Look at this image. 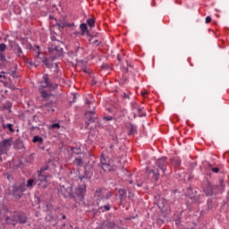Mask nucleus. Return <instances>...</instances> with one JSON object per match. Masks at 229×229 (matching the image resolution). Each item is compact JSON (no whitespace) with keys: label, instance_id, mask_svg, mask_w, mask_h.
Listing matches in <instances>:
<instances>
[{"label":"nucleus","instance_id":"1","mask_svg":"<svg viewBox=\"0 0 229 229\" xmlns=\"http://www.w3.org/2000/svg\"><path fill=\"white\" fill-rule=\"evenodd\" d=\"M94 176V165L90 164H86L84 165L83 174L78 176V184L73 189V199L74 201H85V196H87V182L92 180Z\"/></svg>","mask_w":229,"mask_h":229},{"label":"nucleus","instance_id":"2","mask_svg":"<svg viewBox=\"0 0 229 229\" xmlns=\"http://www.w3.org/2000/svg\"><path fill=\"white\" fill-rule=\"evenodd\" d=\"M26 192V181H17L7 188V196L13 198L16 201H21L24 198Z\"/></svg>","mask_w":229,"mask_h":229},{"label":"nucleus","instance_id":"3","mask_svg":"<svg viewBox=\"0 0 229 229\" xmlns=\"http://www.w3.org/2000/svg\"><path fill=\"white\" fill-rule=\"evenodd\" d=\"M40 96L43 98V101H46L43 106L47 108V112L55 114V108H58V98L56 97V95L46 89H43L40 91Z\"/></svg>","mask_w":229,"mask_h":229},{"label":"nucleus","instance_id":"4","mask_svg":"<svg viewBox=\"0 0 229 229\" xmlns=\"http://www.w3.org/2000/svg\"><path fill=\"white\" fill-rule=\"evenodd\" d=\"M104 188H98L93 193V201L95 202L96 207L101 205V201H108L114 196V191H107L106 194L104 192Z\"/></svg>","mask_w":229,"mask_h":229},{"label":"nucleus","instance_id":"5","mask_svg":"<svg viewBox=\"0 0 229 229\" xmlns=\"http://www.w3.org/2000/svg\"><path fill=\"white\" fill-rule=\"evenodd\" d=\"M46 171H47V166L45 168H40L37 171L38 178H36V183L40 189H47V187H49V182H47L49 175L44 174Z\"/></svg>","mask_w":229,"mask_h":229},{"label":"nucleus","instance_id":"6","mask_svg":"<svg viewBox=\"0 0 229 229\" xmlns=\"http://www.w3.org/2000/svg\"><path fill=\"white\" fill-rule=\"evenodd\" d=\"M184 196L185 198H189V199H191L192 203H198L199 205V203H201V201H199L201 194H199V191L198 190V188L194 186L190 185L188 188H186Z\"/></svg>","mask_w":229,"mask_h":229},{"label":"nucleus","instance_id":"7","mask_svg":"<svg viewBox=\"0 0 229 229\" xmlns=\"http://www.w3.org/2000/svg\"><path fill=\"white\" fill-rule=\"evenodd\" d=\"M41 85L39 86V92L44 90V89H48V92H55L56 89H58V84H53L51 82V79H49V74L45 73L43 74L42 81H40Z\"/></svg>","mask_w":229,"mask_h":229},{"label":"nucleus","instance_id":"8","mask_svg":"<svg viewBox=\"0 0 229 229\" xmlns=\"http://www.w3.org/2000/svg\"><path fill=\"white\" fill-rule=\"evenodd\" d=\"M146 174L151 183H157L160 180V171L157 166H153L152 168L148 166L146 168Z\"/></svg>","mask_w":229,"mask_h":229},{"label":"nucleus","instance_id":"9","mask_svg":"<svg viewBox=\"0 0 229 229\" xmlns=\"http://www.w3.org/2000/svg\"><path fill=\"white\" fill-rule=\"evenodd\" d=\"M100 164L103 171L106 173H115L117 171V165H110V160L106 159L105 154H102L100 157Z\"/></svg>","mask_w":229,"mask_h":229},{"label":"nucleus","instance_id":"10","mask_svg":"<svg viewBox=\"0 0 229 229\" xmlns=\"http://www.w3.org/2000/svg\"><path fill=\"white\" fill-rule=\"evenodd\" d=\"M8 42L10 50L14 53L17 58H26V55H24V52L22 51V47H21L17 41L9 39Z\"/></svg>","mask_w":229,"mask_h":229},{"label":"nucleus","instance_id":"11","mask_svg":"<svg viewBox=\"0 0 229 229\" xmlns=\"http://www.w3.org/2000/svg\"><path fill=\"white\" fill-rule=\"evenodd\" d=\"M58 192L65 199H67V198H69V199H73V198H74V193H73L74 187L72 185L68 186V187H65L64 185H60V189H59Z\"/></svg>","mask_w":229,"mask_h":229},{"label":"nucleus","instance_id":"12","mask_svg":"<svg viewBox=\"0 0 229 229\" xmlns=\"http://www.w3.org/2000/svg\"><path fill=\"white\" fill-rule=\"evenodd\" d=\"M13 221L19 223V225H26V223H28V216L26 213L21 210L15 211L13 216Z\"/></svg>","mask_w":229,"mask_h":229},{"label":"nucleus","instance_id":"13","mask_svg":"<svg viewBox=\"0 0 229 229\" xmlns=\"http://www.w3.org/2000/svg\"><path fill=\"white\" fill-rule=\"evenodd\" d=\"M12 144H13V139H4L0 141V154L8 155V151H10V148H12Z\"/></svg>","mask_w":229,"mask_h":229},{"label":"nucleus","instance_id":"14","mask_svg":"<svg viewBox=\"0 0 229 229\" xmlns=\"http://www.w3.org/2000/svg\"><path fill=\"white\" fill-rule=\"evenodd\" d=\"M226 190V183H225V177H219V182L213 185V194L217 196V194H223Z\"/></svg>","mask_w":229,"mask_h":229},{"label":"nucleus","instance_id":"15","mask_svg":"<svg viewBox=\"0 0 229 229\" xmlns=\"http://www.w3.org/2000/svg\"><path fill=\"white\" fill-rule=\"evenodd\" d=\"M56 58H60V56H58L56 54L50 55L48 58L46 55H43L41 57V61L47 69H53V63L55 62V60H56Z\"/></svg>","mask_w":229,"mask_h":229},{"label":"nucleus","instance_id":"16","mask_svg":"<svg viewBox=\"0 0 229 229\" xmlns=\"http://www.w3.org/2000/svg\"><path fill=\"white\" fill-rule=\"evenodd\" d=\"M155 165L157 169H160L163 174L167 171V157H162L156 160Z\"/></svg>","mask_w":229,"mask_h":229},{"label":"nucleus","instance_id":"17","mask_svg":"<svg viewBox=\"0 0 229 229\" xmlns=\"http://www.w3.org/2000/svg\"><path fill=\"white\" fill-rule=\"evenodd\" d=\"M118 191L119 206L124 208V201L128 199V190L125 188H116Z\"/></svg>","mask_w":229,"mask_h":229},{"label":"nucleus","instance_id":"18","mask_svg":"<svg viewBox=\"0 0 229 229\" xmlns=\"http://www.w3.org/2000/svg\"><path fill=\"white\" fill-rule=\"evenodd\" d=\"M157 207L161 210L162 215L159 217H164V219L169 217L167 215V200L165 199H160L157 201Z\"/></svg>","mask_w":229,"mask_h":229},{"label":"nucleus","instance_id":"19","mask_svg":"<svg viewBox=\"0 0 229 229\" xmlns=\"http://www.w3.org/2000/svg\"><path fill=\"white\" fill-rule=\"evenodd\" d=\"M203 192L207 198L214 196V184L210 181H207L206 184L203 187Z\"/></svg>","mask_w":229,"mask_h":229},{"label":"nucleus","instance_id":"20","mask_svg":"<svg viewBox=\"0 0 229 229\" xmlns=\"http://www.w3.org/2000/svg\"><path fill=\"white\" fill-rule=\"evenodd\" d=\"M126 128L128 130L127 135L129 137L131 135H137V133H139L137 125L133 124L131 122L128 123Z\"/></svg>","mask_w":229,"mask_h":229},{"label":"nucleus","instance_id":"21","mask_svg":"<svg viewBox=\"0 0 229 229\" xmlns=\"http://www.w3.org/2000/svg\"><path fill=\"white\" fill-rule=\"evenodd\" d=\"M47 167V171H53V169H56V163L55 162V159L49 158L47 163L41 166V169H46Z\"/></svg>","mask_w":229,"mask_h":229},{"label":"nucleus","instance_id":"22","mask_svg":"<svg viewBox=\"0 0 229 229\" xmlns=\"http://www.w3.org/2000/svg\"><path fill=\"white\" fill-rule=\"evenodd\" d=\"M84 119H85V126L86 128H89L92 123L95 121H98V117L92 116V114H88L87 113H84Z\"/></svg>","mask_w":229,"mask_h":229},{"label":"nucleus","instance_id":"23","mask_svg":"<svg viewBox=\"0 0 229 229\" xmlns=\"http://www.w3.org/2000/svg\"><path fill=\"white\" fill-rule=\"evenodd\" d=\"M216 199L213 197H210L207 199V211H200V214H207V212H210L212 208H214V204H215Z\"/></svg>","mask_w":229,"mask_h":229},{"label":"nucleus","instance_id":"24","mask_svg":"<svg viewBox=\"0 0 229 229\" xmlns=\"http://www.w3.org/2000/svg\"><path fill=\"white\" fill-rule=\"evenodd\" d=\"M13 148L14 149H26L24 147V141L21 138H17L13 142Z\"/></svg>","mask_w":229,"mask_h":229},{"label":"nucleus","instance_id":"25","mask_svg":"<svg viewBox=\"0 0 229 229\" xmlns=\"http://www.w3.org/2000/svg\"><path fill=\"white\" fill-rule=\"evenodd\" d=\"M170 162L172 163V165H174L175 169H180V167L182 166V158H180V157H173L170 159Z\"/></svg>","mask_w":229,"mask_h":229},{"label":"nucleus","instance_id":"26","mask_svg":"<svg viewBox=\"0 0 229 229\" xmlns=\"http://www.w3.org/2000/svg\"><path fill=\"white\" fill-rule=\"evenodd\" d=\"M17 69H19V65L17 64H13V70H8L7 74H10L14 80H19L21 76L17 75Z\"/></svg>","mask_w":229,"mask_h":229},{"label":"nucleus","instance_id":"27","mask_svg":"<svg viewBox=\"0 0 229 229\" xmlns=\"http://www.w3.org/2000/svg\"><path fill=\"white\" fill-rule=\"evenodd\" d=\"M81 35V37H85V35H90V30H89V27L87 23L82 22L80 24Z\"/></svg>","mask_w":229,"mask_h":229},{"label":"nucleus","instance_id":"28","mask_svg":"<svg viewBox=\"0 0 229 229\" xmlns=\"http://www.w3.org/2000/svg\"><path fill=\"white\" fill-rule=\"evenodd\" d=\"M13 106V102L10 101V100H5L3 104H2V110H8L9 114L12 113V108Z\"/></svg>","mask_w":229,"mask_h":229},{"label":"nucleus","instance_id":"29","mask_svg":"<svg viewBox=\"0 0 229 229\" xmlns=\"http://www.w3.org/2000/svg\"><path fill=\"white\" fill-rule=\"evenodd\" d=\"M35 185H37V178H30L27 180V183H25V191H28V189H32Z\"/></svg>","mask_w":229,"mask_h":229},{"label":"nucleus","instance_id":"30","mask_svg":"<svg viewBox=\"0 0 229 229\" xmlns=\"http://www.w3.org/2000/svg\"><path fill=\"white\" fill-rule=\"evenodd\" d=\"M3 130L9 131L10 133H15V128L13 123H3Z\"/></svg>","mask_w":229,"mask_h":229},{"label":"nucleus","instance_id":"31","mask_svg":"<svg viewBox=\"0 0 229 229\" xmlns=\"http://www.w3.org/2000/svg\"><path fill=\"white\" fill-rule=\"evenodd\" d=\"M47 130H60L62 128V125L60 124V122L53 123L47 124Z\"/></svg>","mask_w":229,"mask_h":229},{"label":"nucleus","instance_id":"32","mask_svg":"<svg viewBox=\"0 0 229 229\" xmlns=\"http://www.w3.org/2000/svg\"><path fill=\"white\" fill-rule=\"evenodd\" d=\"M32 142H33V144L42 145V144H44V138H42L41 136H38V135H35L32 139Z\"/></svg>","mask_w":229,"mask_h":229},{"label":"nucleus","instance_id":"33","mask_svg":"<svg viewBox=\"0 0 229 229\" xmlns=\"http://www.w3.org/2000/svg\"><path fill=\"white\" fill-rule=\"evenodd\" d=\"M0 81L1 83H4V87H7L9 83H12V78L8 77L6 73H4V77Z\"/></svg>","mask_w":229,"mask_h":229},{"label":"nucleus","instance_id":"34","mask_svg":"<svg viewBox=\"0 0 229 229\" xmlns=\"http://www.w3.org/2000/svg\"><path fill=\"white\" fill-rule=\"evenodd\" d=\"M73 165H76L77 167H81V165H83V157H81V156L75 157L73 160Z\"/></svg>","mask_w":229,"mask_h":229},{"label":"nucleus","instance_id":"35","mask_svg":"<svg viewBox=\"0 0 229 229\" xmlns=\"http://www.w3.org/2000/svg\"><path fill=\"white\" fill-rule=\"evenodd\" d=\"M102 71H114V64H109L107 63H103L101 64Z\"/></svg>","mask_w":229,"mask_h":229},{"label":"nucleus","instance_id":"36","mask_svg":"<svg viewBox=\"0 0 229 229\" xmlns=\"http://www.w3.org/2000/svg\"><path fill=\"white\" fill-rule=\"evenodd\" d=\"M95 130H103L105 128V125L103 124V121H101L98 117H97V121H95Z\"/></svg>","mask_w":229,"mask_h":229},{"label":"nucleus","instance_id":"37","mask_svg":"<svg viewBox=\"0 0 229 229\" xmlns=\"http://www.w3.org/2000/svg\"><path fill=\"white\" fill-rule=\"evenodd\" d=\"M194 202H192V200H189V199H185L184 200V205L187 208V210H189L190 212H192V208H194V205H193Z\"/></svg>","mask_w":229,"mask_h":229},{"label":"nucleus","instance_id":"38","mask_svg":"<svg viewBox=\"0 0 229 229\" xmlns=\"http://www.w3.org/2000/svg\"><path fill=\"white\" fill-rule=\"evenodd\" d=\"M208 171H211L212 173H215V174H219V172L221 171V169H219V167H214V165L208 163Z\"/></svg>","mask_w":229,"mask_h":229},{"label":"nucleus","instance_id":"39","mask_svg":"<svg viewBox=\"0 0 229 229\" xmlns=\"http://www.w3.org/2000/svg\"><path fill=\"white\" fill-rule=\"evenodd\" d=\"M87 26L92 30V28H96V18H89L86 21Z\"/></svg>","mask_w":229,"mask_h":229},{"label":"nucleus","instance_id":"40","mask_svg":"<svg viewBox=\"0 0 229 229\" xmlns=\"http://www.w3.org/2000/svg\"><path fill=\"white\" fill-rule=\"evenodd\" d=\"M111 208H112V207L108 203L106 205L98 207V210L100 212H110Z\"/></svg>","mask_w":229,"mask_h":229},{"label":"nucleus","instance_id":"41","mask_svg":"<svg viewBox=\"0 0 229 229\" xmlns=\"http://www.w3.org/2000/svg\"><path fill=\"white\" fill-rule=\"evenodd\" d=\"M174 221L176 226H180L182 225V213H178L174 217Z\"/></svg>","mask_w":229,"mask_h":229},{"label":"nucleus","instance_id":"42","mask_svg":"<svg viewBox=\"0 0 229 229\" xmlns=\"http://www.w3.org/2000/svg\"><path fill=\"white\" fill-rule=\"evenodd\" d=\"M31 51H36V53H37L36 58H39V60L42 59V57H40V46L34 45V47H32V50Z\"/></svg>","mask_w":229,"mask_h":229},{"label":"nucleus","instance_id":"43","mask_svg":"<svg viewBox=\"0 0 229 229\" xmlns=\"http://www.w3.org/2000/svg\"><path fill=\"white\" fill-rule=\"evenodd\" d=\"M72 155H81V148L71 147Z\"/></svg>","mask_w":229,"mask_h":229},{"label":"nucleus","instance_id":"44","mask_svg":"<svg viewBox=\"0 0 229 229\" xmlns=\"http://www.w3.org/2000/svg\"><path fill=\"white\" fill-rule=\"evenodd\" d=\"M21 40H25L26 44V49H29V51H33V45L29 41V38H22Z\"/></svg>","mask_w":229,"mask_h":229},{"label":"nucleus","instance_id":"45","mask_svg":"<svg viewBox=\"0 0 229 229\" xmlns=\"http://www.w3.org/2000/svg\"><path fill=\"white\" fill-rule=\"evenodd\" d=\"M114 228H115V222H109L101 227V229H114Z\"/></svg>","mask_w":229,"mask_h":229},{"label":"nucleus","instance_id":"46","mask_svg":"<svg viewBox=\"0 0 229 229\" xmlns=\"http://www.w3.org/2000/svg\"><path fill=\"white\" fill-rule=\"evenodd\" d=\"M145 180L141 179L140 176L136 177V185L137 187H144Z\"/></svg>","mask_w":229,"mask_h":229},{"label":"nucleus","instance_id":"47","mask_svg":"<svg viewBox=\"0 0 229 229\" xmlns=\"http://www.w3.org/2000/svg\"><path fill=\"white\" fill-rule=\"evenodd\" d=\"M55 55L57 56H62V55H64V48L61 47L60 46H55Z\"/></svg>","mask_w":229,"mask_h":229},{"label":"nucleus","instance_id":"48","mask_svg":"<svg viewBox=\"0 0 229 229\" xmlns=\"http://www.w3.org/2000/svg\"><path fill=\"white\" fill-rule=\"evenodd\" d=\"M142 110H144V107H140V106L137 107L139 117H146V112H142Z\"/></svg>","mask_w":229,"mask_h":229},{"label":"nucleus","instance_id":"49","mask_svg":"<svg viewBox=\"0 0 229 229\" xmlns=\"http://www.w3.org/2000/svg\"><path fill=\"white\" fill-rule=\"evenodd\" d=\"M98 33L92 34V32L89 31V35H87V37H89V44H92V40H94V38H98Z\"/></svg>","mask_w":229,"mask_h":229},{"label":"nucleus","instance_id":"50","mask_svg":"<svg viewBox=\"0 0 229 229\" xmlns=\"http://www.w3.org/2000/svg\"><path fill=\"white\" fill-rule=\"evenodd\" d=\"M75 52V55L78 56V53H80V51H83V47H81L80 46V42L75 43V50H73Z\"/></svg>","mask_w":229,"mask_h":229},{"label":"nucleus","instance_id":"51","mask_svg":"<svg viewBox=\"0 0 229 229\" xmlns=\"http://www.w3.org/2000/svg\"><path fill=\"white\" fill-rule=\"evenodd\" d=\"M186 99H187V97H185L184 95H181L178 98V103H180V105H185Z\"/></svg>","mask_w":229,"mask_h":229},{"label":"nucleus","instance_id":"52","mask_svg":"<svg viewBox=\"0 0 229 229\" xmlns=\"http://www.w3.org/2000/svg\"><path fill=\"white\" fill-rule=\"evenodd\" d=\"M121 81H122V85H125V83H128L130 81V79H128V76H126V73H123Z\"/></svg>","mask_w":229,"mask_h":229},{"label":"nucleus","instance_id":"53","mask_svg":"<svg viewBox=\"0 0 229 229\" xmlns=\"http://www.w3.org/2000/svg\"><path fill=\"white\" fill-rule=\"evenodd\" d=\"M4 177L8 180L10 183H12V181L13 180V175L10 173H4Z\"/></svg>","mask_w":229,"mask_h":229},{"label":"nucleus","instance_id":"54","mask_svg":"<svg viewBox=\"0 0 229 229\" xmlns=\"http://www.w3.org/2000/svg\"><path fill=\"white\" fill-rule=\"evenodd\" d=\"M8 49V47L4 43H0V53H4Z\"/></svg>","mask_w":229,"mask_h":229},{"label":"nucleus","instance_id":"55","mask_svg":"<svg viewBox=\"0 0 229 229\" xmlns=\"http://www.w3.org/2000/svg\"><path fill=\"white\" fill-rule=\"evenodd\" d=\"M55 47H56V45H51V47H48L49 55H55Z\"/></svg>","mask_w":229,"mask_h":229},{"label":"nucleus","instance_id":"56","mask_svg":"<svg viewBox=\"0 0 229 229\" xmlns=\"http://www.w3.org/2000/svg\"><path fill=\"white\" fill-rule=\"evenodd\" d=\"M35 160V153L30 154L28 157H27V163L28 164H31V161Z\"/></svg>","mask_w":229,"mask_h":229},{"label":"nucleus","instance_id":"57","mask_svg":"<svg viewBox=\"0 0 229 229\" xmlns=\"http://www.w3.org/2000/svg\"><path fill=\"white\" fill-rule=\"evenodd\" d=\"M0 62H2L3 64L7 62L6 55H4V54H3V52H0Z\"/></svg>","mask_w":229,"mask_h":229},{"label":"nucleus","instance_id":"58","mask_svg":"<svg viewBox=\"0 0 229 229\" xmlns=\"http://www.w3.org/2000/svg\"><path fill=\"white\" fill-rule=\"evenodd\" d=\"M93 46H96V47H99V46H101V41L99 39H96L94 41H91V43Z\"/></svg>","mask_w":229,"mask_h":229},{"label":"nucleus","instance_id":"59","mask_svg":"<svg viewBox=\"0 0 229 229\" xmlns=\"http://www.w3.org/2000/svg\"><path fill=\"white\" fill-rule=\"evenodd\" d=\"M112 144H114V146H117V144H119V138L117 136H114L112 138Z\"/></svg>","mask_w":229,"mask_h":229},{"label":"nucleus","instance_id":"60","mask_svg":"<svg viewBox=\"0 0 229 229\" xmlns=\"http://www.w3.org/2000/svg\"><path fill=\"white\" fill-rule=\"evenodd\" d=\"M72 26H74V22L69 23L67 21H64V23H63V27H64V28H72Z\"/></svg>","mask_w":229,"mask_h":229},{"label":"nucleus","instance_id":"61","mask_svg":"<svg viewBox=\"0 0 229 229\" xmlns=\"http://www.w3.org/2000/svg\"><path fill=\"white\" fill-rule=\"evenodd\" d=\"M102 121H114V117L112 115H108V116H103L102 117Z\"/></svg>","mask_w":229,"mask_h":229},{"label":"nucleus","instance_id":"62","mask_svg":"<svg viewBox=\"0 0 229 229\" xmlns=\"http://www.w3.org/2000/svg\"><path fill=\"white\" fill-rule=\"evenodd\" d=\"M121 71L123 72V74H128V72H130V69H128L126 66H122Z\"/></svg>","mask_w":229,"mask_h":229},{"label":"nucleus","instance_id":"63","mask_svg":"<svg viewBox=\"0 0 229 229\" xmlns=\"http://www.w3.org/2000/svg\"><path fill=\"white\" fill-rule=\"evenodd\" d=\"M68 56H71V58H74V56H77L76 52H74V50H70L68 52Z\"/></svg>","mask_w":229,"mask_h":229},{"label":"nucleus","instance_id":"64","mask_svg":"<svg viewBox=\"0 0 229 229\" xmlns=\"http://www.w3.org/2000/svg\"><path fill=\"white\" fill-rule=\"evenodd\" d=\"M228 203H229V191H227L226 201H224V205H228Z\"/></svg>","mask_w":229,"mask_h":229}]
</instances>
